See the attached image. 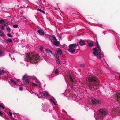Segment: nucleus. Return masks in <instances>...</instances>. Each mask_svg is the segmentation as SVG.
Wrapping results in <instances>:
<instances>
[{
	"instance_id": "obj_1",
	"label": "nucleus",
	"mask_w": 120,
	"mask_h": 120,
	"mask_svg": "<svg viewBox=\"0 0 120 120\" xmlns=\"http://www.w3.org/2000/svg\"><path fill=\"white\" fill-rule=\"evenodd\" d=\"M26 57V59L33 63H37L39 61L42 60L38 54L33 52L27 54Z\"/></svg>"
},
{
	"instance_id": "obj_2",
	"label": "nucleus",
	"mask_w": 120,
	"mask_h": 120,
	"mask_svg": "<svg viewBox=\"0 0 120 120\" xmlns=\"http://www.w3.org/2000/svg\"><path fill=\"white\" fill-rule=\"evenodd\" d=\"M88 80L90 82H94L95 84H99L100 82L98 79L94 77H91L88 78Z\"/></svg>"
},
{
	"instance_id": "obj_3",
	"label": "nucleus",
	"mask_w": 120,
	"mask_h": 120,
	"mask_svg": "<svg viewBox=\"0 0 120 120\" xmlns=\"http://www.w3.org/2000/svg\"><path fill=\"white\" fill-rule=\"evenodd\" d=\"M92 102L94 105L96 106L101 103V101L95 98L92 99L91 100Z\"/></svg>"
},
{
	"instance_id": "obj_4",
	"label": "nucleus",
	"mask_w": 120,
	"mask_h": 120,
	"mask_svg": "<svg viewBox=\"0 0 120 120\" xmlns=\"http://www.w3.org/2000/svg\"><path fill=\"white\" fill-rule=\"evenodd\" d=\"M100 115L102 114V116L103 117L104 116H103L105 115L106 114V112L105 110L103 109H101L100 110Z\"/></svg>"
},
{
	"instance_id": "obj_5",
	"label": "nucleus",
	"mask_w": 120,
	"mask_h": 120,
	"mask_svg": "<svg viewBox=\"0 0 120 120\" xmlns=\"http://www.w3.org/2000/svg\"><path fill=\"white\" fill-rule=\"evenodd\" d=\"M53 43L54 45L56 46H59L60 44L59 42L57 41V40H53Z\"/></svg>"
},
{
	"instance_id": "obj_6",
	"label": "nucleus",
	"mask_w": 120,
	"mask_h": 120,
	"mask_svg": "<svg viewBox=\"0 0 120 120\" xmlns=\"http://www.w3.org/2000/svg\"><path fill=\"white\" fill-rule=\"evenodd\" d=\"M68 50L72 53H74L75 52V49L70 46L69 47Z\"/></svg>"
},
{
	"instance_id": "obj_7",
	"label": "nucleus",
	"mask_w": 120,
	"mask_h": 120,
	"mask_svg": "<svg viewBox=\"0 0 120 120\" xmlns=\"http://www.w3.org/2000/svg\"><path fill=\"white\" fill-rule=\"evenodd\" d=\"M95 86H94L92 85H91V89L92 90H96V88H94V87H96L98 86V85L99 84H95Z\"/></svg>"
},
{
	"instance_id": "obj_8",
	"label": "nucleus",
	"mask_w": 120,
	"mask_h": 120,
	"mask_svg": "<svg viewBox=\"0 0 120 120\" xmlns=\"http://www.w3.org/2000/svg\"><path fill=\"white\" fill-rule=\"evenodd\" d=\"M38 32L41 35H43L45 34L43 30L41 29L39 30H38Z\"/></svg>"
},
{
	"instance_id": "obj_9",
	"label": "nucleus",
	"mask_w": 120,
	"mask_h": 120,
	"mask_svg": "<svg viewBox=\"0 0 120 120\" xmlns=\"http://www.w3.org/2000/svg\"><path fill=\"white\" fill-rule=\"evenodd\" d=\"M78 45V44H70L69 45V46L70 47H71V48H75V47L77 46Z\"/></svg>"
},
{
	"instance_id": "obj_10",
	"label": "nucleus",
	"mask_w": 120,
	"mask_h": 120,
	"mask_svg": "<svg viewBox=\"0 0 120 120\" xmlns=\"http://www.w3.org/2000/svg\"><path fill=\"white\" fill-rule=\"evenodd\" d=\"M79 44L81 46H83L85 45V43L84 41L81 40L79 41Z\"/></svg>"
},
{
	"instance_id": "obj_11",
	"label": "nucleus",
	"mask_w": 120,
	"mask_h": 120,
	"mask_svg": "<svg viewBox=\"0 0 120 120\" xmlns=\"http://www.w3.org/2000/svg\"><path fill=\"white\" fill-rule=\"evenodd\" d=\"M23 82H24V83L25 85H27L29 83V79H24L23 80Z\"/></svg>"
},
{
	"instance_id": "obj_12",
	"label": "nucleus",
	"mask_w": 120,
	"mask_h": 120,
	"mask_svg": "<svg viewBox=\"0 0 120 120\" xmlns=\"http://www.w3.org/2000/svg\"><path fill=\"white\" fill-rule=\"evenodd\" d=\"M55 57H56V62L58 64H60V63L58 56V55H56V56H55Z\"/></svg>"
},
{
	"instance_id": "obj_13",
	"label": "nucleus",
	"mask_w": 120,
	"mask_h": 120,
	"mask_svg": "<svg viewBox=\"0 0 120 120\" xmlns=\"http://www.w3.org/2000/svg\"><path fill=\"white\" fill-rule=\"evenodd\" d=\"M99 53V51L98 52L97 50H94L93 52V54L96 56H97Z\"/></svg>"
},
{
	"instance_id": "obj_14",
	"label": "nucleus",
	"mask_w": 120,
	"mask_h": 120,
	"mask_svg": "<svg viewBox=\"0 0 120 120\" xmlns=\"http://www.w3.org/2000/svg\"><path fill=\"white\" fill-rule=\"evenodd\" d=\"M102 53L101 52H99V53L97 55V57L99 59H100L101 58V54Z\"/></svg>"
},
{
	"instance_id": "obj_15",
	"label": "nucleus",
	"mask_w": 120,
	"mask_h": 120,
	"mask_svg": "<svg viewBox=\"0 0 120 120\" xmlns=\"http://www.w3.org/2000/svg\"><path fill=\"white\" fill-rule=\"evenodd\" d=\"M54 71L55 74L57 75L58 73H59V71H58V69L57 68H54Z\"/></svg>"
},
{
	"instance_id": "obj_16",
	"label": "nucleus",
	"mask_w": 120,
	"mask_h": 120,
	"mask_svg": "<svg viewBox=\"0 0 120 120\" xmlns=\"http://www.w3.org/2000/svg\"><path fill=\"white\" fill-rule=\"evenodd\" d=\"M57 53L59 54L60 55H61L62 53V51L60 50H58L57 51Z\"/></svg>"
},
{
	"instance_id": "obj_17",
	"label": "nucleus",
	"mask_w": 120,
	"mask_h": 120,
	"mask_svg": "<svg viewBox=\"0 0 120 120\" xmlns=\"http://www.w3.org/2000/svg\"><path fill=\"white\" fill-rule=\"evenodd\" d=\"M43 94L44 96L46 97L48 95V94L47 92H43Z\"/></svg>"
},
{
	"instance_id": "obj_18",
	"label": "nucleus",
	"mask_w": 120,
	"mask_h": 120,
	"mask_svg": "<svg viewBox=\"0 0 120 120\" xmlns=\"http://www.w3.org/2000/svg\"><path fill=\"white\" fill-rule=\"evenodd\" d=\"M8 21H4L3 25L5 26H6L8 24Z\"/></svg>"
},
{
	"instance_id": "obj_19",
	"label": "nucleus",
	"mask_w": 120,
	"mask_h": 120,
	"mask_svg": "<svg viewBox=\"0 0 120 120\" xmlns=\"http://www.w3.org/2000/svg\"><path fill=\"white\" fill-rule=\"evenodd\" d=\"M69 78L70 80V81L71 82H74V80H73L71 76L70 75L69 76Z\"/></svg>"
},
{
	"instance_id": "obj_20",
	"label": "nucleus",
	"mask_w": 120,
	"mask_h": 120,
	"mask_svg": "<svg viewBox=\"0 0 120 120\" xmlns=\"http://www.w3.org/2000/svg\"><path fill=\"white\" fill-rule=\"evenodd\" d=\"M5 73V71H4L2 70L1 71H0V74L1 75H3Z\"/></svg>"
},
{
	"instance_id": "obj_21",
	"label": "nucleus",
	"mask_w": 120,
	"mask_h": 120,
	"mask_svg": "<svg viewBox=\"0 0 120 120\" xmlns=\"http://www.w3.org/2000/svg\"><path fill=\"white\" fill-rule=\"evenodd\" d=\"M27 76L26 75H24L22 79L23 80L25 79H27Z\"/></svg>"
},
{
	"instance_id": "obj_22",
	"label": "nucleus",
	"mask_w": 120,
	"mask_h": 120,
	"mask_svg": "<svg viewBox=\"0 0 120 120\" xmlns=\"http://www.w3.org/2000/svg\"><path fill=\"white\" fill-rule=\"evenodd\" d=\"M4 34V32L0 29V36L2 37L3 36Z\"/></svg>"
},
{
	"instance_id": "obj_23",
	"label": "nucleus",
	"mask_w": 120,
	"mask_h": 120,
	"mask_svg": "<svg viewBox=\"0 0 120 120\" xmlns=\"http://www.w3.org/2000/svg\"><path fill=\"white\" fill-rule=\"evenodd\" d=\"M7 42H12V39L11 38H8L7 39Z\"/></svg>"
},
{
	"instance_id": "obj_24",
	"label": "nucleus",
	"mask_w": 120,
	"mask_h": 120,
	"mask_svg": "<svg viewBox=\"0 0 120 120\" xmlns=\"http://www.w3.org/2000/svg\"><path fill=\"white\" fill-rule=\"evenodd\" d=\"M6 29H7V31L8 32H10L11 31V29H10V27H8V26L7 27Z\"/></svg>"
},
{
	"instance_id": "obj_25",
	"label": "nucleus",
	"mask_w": 120,
	"mask_h": 120,
	"mask_svg": "<svg viewBox=\"0 0 120 120\" xmlns=\"http://www.w3.org/2000/svg\"><path fill=\"white\" fill-rule=\"evenodd\" d=\"M37 10L40 11L42 12V13H43L44 14L45 13V12L44 11H43L42 10H41V9H39V8H38L37 9Z\"/></svg>"
},
{
	"instance_id": "obj_26",
	"label": "nucleus",
	"mask_w": 120,
	"mask_h": 120,
	"mask_svg": "<svg viewBox=\"0 0 120 120\" xmlns=\"http://www.w3.org/2000/svg\"><path fill=\"white\" fill-rule=\"evenodd\" d=\"M88 45L90 47H92L93 46V44L92 42L89 43L88 44Z\"/></svg>"
},
{
	"instance_id": "obj_27",
	"label": "nucleus",
	"mask_w": 120,
	"mask_h": 120,
	"mask_svg": "<svg viewBox=\"0 0 120 120\" xmlns=\"http://www.w3.org/2000/svg\"><path fill=\"white\" fill-rule=\"evenodd\" d=\"M32 84H33V86H37V87H38L41 86L40 84H39V86H38L37 84H35V83H32Z\"/></svg>"
},
{
	"instance_id": "obj_28",
	"label": "nucleus",
	"mask_w": 120,
	"mask_h": 120,
	"mask_svg": "<svg viewBox=\"0 0 120 120\" xmlns=\"http://www.w3.org/2000/svg\"><path fill=\"white\" fill-rule=\"evenodd\" d=\"M97 48L99 50V52H101V51L100 49V47L99 46V45H97Z\"/></svg>"
},
{
	"instance_id": "obj_29",
	"label": "nucleus",
	"mask_w": 120,
	"mask_h": 120,
	"mask_svg": "<svg viewBox=\"0 0 120 120\" xmlns=\"http://www.w3.org/2000/svg\"><path fill=\"white\" fill-rule=\"evenodd\" d=\"M97 48L99 50V52H101V51L100 49V47L99 46V45H97Z\"/></svg>"
},
{
	"instance_id": "obj_30",
	"label": "nucleus",
	"mask_w": 120,
	"mask_h": 120,
	"mask_svg": "<svg viewBox=\"0 0 120 120\" xmlns=\"http://www.w3.org/2000/svg\"><path fill=\"white\" fill-rule=\"evenodd\" d=\"M51 37L53 39V40H57V39L56 38L55 36L53 35Z\"/></svg>"
},
{
	"instance_id": "obj_31",
	"label": "nucleus",
	"mask_w": 120,
	"mask_h": 120,
	"mask_svg": "<svg viewBox=\"0 0 120 120\" xmlns=\"http://www.w3.org/2000/svg\"><path fill=\"white\" fill-rule=\"evenodd\" d=\"M7 35L9 37H13V35L10 34V33L8 34Z\"/></svg>"
},
{
	"instance_id": "obj_32",
	"label": "nucleus",
	"mask_w": 120,
	"mask_h": 120,
	"mask_svg": "<svg viewBox=\"0 0 120 120\" xmlns=\"http://www.w3.org/2000/svg\"><path fill=\"white\" fill-rule=\"evenodd\" d=\"M4 21L2 19L0 20V23L2 24H4Z\"/></svg>"
},
{
	"instance_id": "obj_33",
	"label": "nucleus",
	"mask_w": 120,
	"mask_h": 120,
	"mask_svg": "<svg viewBox=\"0 0 120 120\" xmlns=\"http://www.w3.org/2000/svg\"><path fill=\"white\" fill-rule=\"evenodd\" d=\"M5 26L4 25H1V29L2 30H3L4 29V27Z\"/></svg>"
},
{
	"instance_id": "obj_34",
	"label": "nucleus",
	"mask_w": 120,
	"mask_h": 120,
	"mask_svg": "<svg viewBox=\"0 0 120 120\" xmlns=\"http://www.w3.org/2000/svg\"><path fill=\"white\" fill-rule=\"evenodd\" d=\"M13 27L14 28H16L18 27V26L17 25H13Z\"/></svg>"
},
{
	"instance_id": "obj_35",
	"label": "nucleus",
	"mask_w": 120,
	"mask_h": 120,
	"mask_svg": "<svg viewBox=\"0 0 120 120\" xmlns=\"http://www.w3.org/2000/svg\"><path fill=\"white\" fill-rule=\"evenodd\" d=\"M80 66L82 68H83L85 66V65L84 64H82L80 65Z\"/></svg>"
},
{
	"instance_id": "obj_36",
	"label": "nucleus",
	"mask_w": 120,
	"mask_h": 120,
	"mask_svg": "<svg viewBox=\"0 0 120 120\" xmlns=\"http://www.w3.org/2000/svg\"><path fill=\"white\" fill-rule=\"evenodd\" d=\"M45 51L47 53H49L50 52V50L47 49H45Z\"/></svg>"
},
{
	"instance_id": "obj_37",
	"label": "nucleus",
	"mask_w": 120,
	"mask_h": 120,
	"mask_svg": "<svg viewBox=\"0 0 120 120\" xmlns=\"http://www.w3.org/2000/svg\"><path fill=\"white\" fill-rule=\"evenodd\" d=\"M23 88L22 87H20L19 88V90L21 91H22L23 90Z\"/></svg>"
},
{
	"instance_id": "obj_38",
	"label": "nucleus",
	"mask_w": 120,
	"mask_h": 120,
	"mask_svg": "<svg viewBox=\"0 0 120 120\" xmlns=\"http://www.w3.org/2000/svg\"><path fill=\"white\" fill-rule=\"evenodd\" d=\"M2 54L3 53L2 51L0 49V56H1Z\"/></svg>"
},
{
	"instance_id": "obj_39",
	"label": "nucleus",
	"mask_w": 120,
	"mask_h": 120,
	"mask_svg": "<svg viewBox=\"0 0 120 120\" xmlns=\"http://www.w3.org/2000/svg\"><path fill=\"white\" fill-rule=\"evenodd\" d=\"M43 49V48L42 47H41L40 48V49L41 51H42Z\"/></svg>"
},
{
	"instance_id": "obj_40",
	"label": "nucleus",
	"mask_w": 120,
	"mask_h": 120,
	"mask_svg": "<svg viewBox=\"0 0 120 120\" xmlns=\"http://www.w3.org/2000/svg\"><path fill=\"white\" fill-rule=\"evenodd\" d=\"M9 115H10V116H12L11 112H9Z\"/></svg>"
},
{
	"instance_id": "obj_41",
	"label": "nucleus",
	"mask_w": 120,
	"mask_h": 120,
	"mask_svg": "<svg viewBox=\"0 0 120 120\" xmlns=\"http://www.w3.org/2000/svg\"><path fill=\"white\" fill-rule=\"evenodd\" d=\"M0 107H2L3 109H4V108L3 107L1 104H0Z\"/></svg>"
},
{
	"instance_id": "obj_42",
	"label": "nucleus",
	"mask_w": 120,
	"mask_h": 120,
	"mask_svg": "<svg viewBox=\"0 0 120 120\" xmlns=\"http://www.w3.org/2000/svg\"><path fill=\"white\" fill-rule=\"evenodd\" d=\"M93 50H97V48L96 47H95V48H93Z\"/></svg>"
},
{
	"instance_id": "obj_43",
	"label": "nucleus",
	"mask_w": 120,
	"mask_h": 120,
	"mask_svg": "<svg viewBox=\"0 0 120 120\" xmlns=\"http://www.w3.org/2000/svg\"><path fill=\"white\" fill-rule=\"evenodd\" d=\"M1 39L0 41L3 43H4V41L3 40H2V39Z\"/></svg>"
},
{
	"instance_id": "obj_44",
	"label": "nucleus",
	"mask_w": 120,
	"mask_h": 120,
	"mask_svg": "<svg viewBox=\"0 0 120 120\" xmlns=\"http://www.w3.org/2000/svg\"><path fill=\"white\" fill-rule=\"evenodd\" d=\"M11 82H12V83H14V82H15L14 80H11Z\"/></svg>"
},
{
	"instance_id": "obj_45",
	"label": "nucleus",
	"mask_w": 120,
	"mask_h": 120,
	"mask_svg": "<svg viewBox=\"0 0 120 120\" xmlns=\"http://www.w3.org/2000/svg\"><path fill=\"white\" fill-rule=\"evenodd\" d=\"M14 84H15V85H17V83L15 81L14 82Z\"/></svg>"
},
{
	"instance_id": "obj_46",
	"label": "nucleus",
	"mask_w": 120,
	"mask_h": 120,
	"mask_svg": "<svg viewBox=\"0 0 120 120\" xmlns=\"http://www.w3.org/2000/svg\"><path fill=\"white\" fill-rule=\"evenodd\" d=\"M49 52L50 53H51V54H52V55L53 54L52 53V52L50 50V52Z\"/></svg>"
},
{
	"instance_id": "obj_47",
	"label": "nucleus",
	"mask_w": 120,
	"mask_h": 120,
	"mask_svg": "<svg viewBox=\"0 0 120 120\" xmlns=\"http://www.w3.org/2000/svg\"><path fill=\"white\" fill-rule=\"evenodd\" d=\"M89 88L90 89L91 88V85H89Z\"/></svg>"
},
{
	"instance_id": "obj_48",
	"label": "nucleus",
	"mask_w": 120,
	"mask_h": 120,
	"mask_svg": "<svg viewBox=\"0 0 120 120\" xmlns=\"http://www.w3.org/2000/svg\"><path fill=\"white\" fill-rule=\"evenodd\" d=\"M96 43L97 45H99L98 44V41H97V40L96 41Z\"/></svg>"
},
{
	"instance_id": "obj_49",
	"label": "nucleus",
	"mask_w": 120,
	"mask_h": 120,
	"mask_svg": "<svg viewBox=\"0 0 120 120\" xmlns=\"http://www.w3.org/2000/svg\"><path fill=\"white\" fill-rule=\"evenodd\" d=\"M52 101L53 102V103L55 105L56 103H55V102L54 101Z\"/></svg>"
},
{
	"instance_id": "obj_50",
	"label": "nucleus",
	"mask_w": 120,
	"mask_h": 120,
	"mask_svg": "<svg viewBox=\"0 0 120 120\" xmlns=\"http://www.w3.org/2000/svg\"><path fill=\"white\" fill-rule=\"evenodd\" d=\"M98 87H94V88H96V90L97 89V88Z\"/></svg>"
},
{
	"instance_id": "obj_51",
	"label": "nucleus",
	"mask_w": 120,
	"mask_h": 120,
	"mask_svg": "<svg viewBox=\"0 0 120 120\" xmlns=\"http://www.w3.org/2000/svg\"><path fill=\"white\" fill-rule=\"evenodd\" d=\"M49 36H50V37H52V36H51V35H50Z\"/></svg>"
},
{
	"instance_id": "obj_52",
	"label": "nucleus",
	"mask_w": 120,
	"mask_h": 120,
	"mask_svg": "<svg viewBox=\"0 0 120 120\" xmlns=\"http://www.w3.org/2000/svg\"><path fill=\"white\" fill-rule=\"evenodd\" d=\"M119 78H120V75H119Z\"/></svg>"
},
{
	"instance_id": "obj_53",
	"label": "nucleus",
	"mask_w": 120,
	"mask_h": 120,
	"mask_svg": "<svg viewBox=\"0 0 120 120\" xmlns=\"http://www.w3.org/2000/svg\"><path fill=\"white\" fill-rule=\"evenodd\" d=\"M104 34L105 35V34H104Z\"/></svg>"
},
{
	"instance_id": "obj_54",
	"label": "nucleus",
	"mask_w": 120,
	"mask_h": 120,
	"mask_svg": "<svg viewBox=\"0 0 120 120\" xmlns=\"http://www.w3.org/2000/svg\"><path fill=\"white\" fill-rule=\"evenodd\" d=\"M104 34L105 35V34H104Z\"/></svg>"
}]
</instances>
